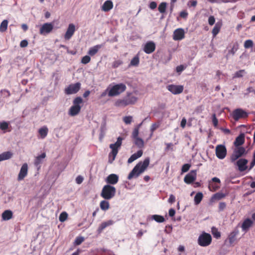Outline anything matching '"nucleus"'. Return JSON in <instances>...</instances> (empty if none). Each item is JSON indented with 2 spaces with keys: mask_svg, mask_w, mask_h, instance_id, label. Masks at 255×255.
<instances>
[{
  "mask_svg": "<svg viewBox=\"0 0 255 255\" xmlns=\"http://www.w3.org/2000/svg\"><path fill=\"white\" fill-rule=\"evenodd\" d=\"M150 162L149 157H147L143 161L139 162L129 173L128 179L131 180L133 178L138 177L143 173L148 167Z\"/></svg>",
  "mask_w": 255,
  "mask_h": 255,
  "instance_id": "f257e3e1",
  "label": "nucleus"
},
{
  "mask_svg": "<svg viewBox=\"0 0 255 255\" xmlns=\"http://www.w3.org/2000/svg\"><path fill=\"white\" fill-rule=\"evenodd\" d=\"M137 101V98L131 93L128 92L125 97L122 99H118L115 105L118 107H125L128 105H134Z\"/></svg>",
  "mask_w": 255,
  "mask_h": 255,
  "instance_id": "f03ea898",
  "label": "nucleus"
},
{
  "mask_svg": "<svg viewBox=\"0 0 255 255\" xmlns=\"http://www.w3.org/2000/svg\"><path fill=\"white\" fill-rule=\"evenodd\" d=\"M123 140V138L119 136L117 138V140L115 143L111 144L110 145V148L112 149V151L109 154V162L110 163H112L115 160V158L118 153L119 149L122 145Z\"/></svg>",
  "mask_w": 255,
  "mask_h": 255,
  "instance_id": "7ed1b4c3",
  "label": "nucleus"
},
{
  "mask_svg": "<svg viewBox=\"0 0 255 255\" xmlns=\"http://www.w3.org/2000/svg\"><path fill=\"white\" fill-rule=\"evenodd\" d=\"M127 89L126 85L124 83H119L112 86L110 89L107 88L108 96L109 97H115L121 95Z\"/></svg>",
  "mask_w": 255,
  "mask_h": 255,
  "instance_id": "20e7f679",
  "label": "nucleus"
},
{
  "mask_svg": "<svg viewBox=\"0 0 255 255\" xmlns=\"http://www.w3.org/2000/svg\"><path fill=\"white\" fill-rule=\"evenodd\" d=\"M116 189L112 185L107 184L102 188L101 196L105 200H110L116 195Z\"/></svg>",
  "mask_w": 255,
  "mask_h": 255,
  "instance_id": "39448f33",
  "label": "nucleus"
},
{
  "mask_svg": "<svg viewBox=\"0 0 255 255\" xmlns=\"http://www.w3.org/2000/svg\"><path fill=\"white\" fill-rule=\"evenodd\" d=\"M83 103V100L81 97H77L74 99L72 106L68 112V114L71 116H75L80 112L81 106L80 104Z\"/></svg>",
  "mask_w": 255,
  "mask_h": 255,
  "instance_id": "423d86ee",
  "label": "nucleus"
},
{
  "mask_svg": "<svg viewBox=\"0 0 255 255\" xmlns=\"http://www.w3.org/2000/svg\"><path fill=\"white\" fill-rule=\"evenodd\" d=\"M247 152L245 147L242 146H235L232 154L230 156V160L233 163L243 155L246 154Z\"/></svg>",
  "mask_w": 255,
  "mask_h": 255,
  "instance_id": "0eeeda50",
  "label": "nucleus"
},
{
  "mask_svg": "<svg viewBox=\"0 0 255 255\" xmlns=\"http://www.w3.org/2000/svg\"><path fill=\"white\" fill-rule=\"evenodd\" d=\"M212 240L210 234L203 232L198 237V244L201 247H207L211 244Z\"/></svg>",
  "mask_w": 255,
  "mask_h": 255,
  "instance_id": "6e6552de",
  "label": "nucleus"
},
{
  "mask_svg": "<svg viewBox=\"0 0 255 255\" xmlns=\"http://www.w3.org/2000/svg\"><path fill=\"white\" fill-rule=\"evenodd\" d=\"M81 85L79 82L70 84L65 89V93L67 95L76 94L80 90Z\"/></svg>",
  "mask_w": 255,
  "mask_h": 255,
  "instance_id": "1a4fd4ad",
  "label": "nucleus"
},
{
  "mask_svg": "<svg viewBox=\"0 0 255 255\" xmlns=\"http://www.w3.org/2000/svg\"><path fill=\"white\" fill-rule=\"evenodd\" d=\"M248 117V114L242 109L235 110L232 113V117L235 121L240 119H245Z\"/></svg>",
  "mask_w": 255,
  "mask_h": 255,
  "instance_id": "9d476101",
  "label": "nucleus"
},
{
  "mask_svg": "<svg viewBox=\"0 0 255 255\" xmlns=\"http://www.w3.org/2000/svg\"><path fill=\"white\" fill-rule=\"evenodd\" d=\"M167 89L174 95H178L183 92L184 87L182 85L170 84L167 86Z\"/></svg>",
  "mask_w": 255,
  "mask_h": 255,
  "instance_id": "9b49d317",
  "label": "nucleus"
},
{
  "mask_svg": "<svg viewBox=\"0 0 255 255\" xmlns=\"http://www.w3.org/2000/svg\"><path fill=\"white\" fill-rule=\"evenodd\" d=\"M227 154V149L225 146L223 145H218L216 147V155L217 157L221 159H224Z\"/></svg>",
  "mask_w": 255,
  "mask_h": 255,
  "instance_id": "f8f14e48",
  "label": "nucleus"
},
{
  "mask_svg": "<svg viewBox=\"0 0 255 255\" xmlns=\"http://www.w3.org/2000/svg\"><path fill=\"white\" fill-rule=\"evenodd\" d=\"M52 23H45L40 28L39 33L41 35H45L51 32L53 29Z\"/></svg>",
  "mask_w": 255,
  "mask_h": 255,
  "instance_id": "ddd939ff",
  "label": "nucleus"
},
{
  "mask_svg": "<svg viewBox=\"0 0 255 255\" xmlns=\"http://www.w3.org/2000/svg\"><path fill=\"white\" fill-rule=\"evenodd\" d=\"M196 170H192L184 177V181L188 184H191L196 180Z\"/></svg>",
  "mask_w": 255,
  "mask_h": 255,
  "instance_id": "4468645a",
  "label": "nucleus"
},
{
  "mask_svg": "<svg viewBox=\"0 0 255 255\" xmlns=\"http://www.w3.org/2000/svg\"><path fill=\"white\" fill-rule=\"evenodd\" d=\"M185 37V31L182 28L175 29L173 32V39L174 40H181Z\"/></svg>",
  "mask_w": 255,
  "mask_h": 255,
  "instance_id": "2eb2a0df",
  "label": "nucleus"
},
{
  "mask_svg": "<svg viewBox=\"0 0 255 255\" xmlns=\"http://www.w3.org/2000/svg\"><path fill=\"white\" fill-rule=\"evenodd\" d=\"M248 160L245 158H240L236 162V165L238 167V170L240 172H243L247 169V164Z\"/></svg>",
  "mask_w": 255,
  "mask_h": 255,
  "instance_id": "dca6fc26",
  "label": "nucleus"
},
{
  "mask_svg": "<svg viewBox=\"0 0 255 255\" xmlns=\"http://www.w3.org/2000/svg\"><path fill=\"white\" fill-rule=\"evenodd\" d=\"M155 44L153 41H148L145 43L143 48V51L146 54H150L155 49Z\"/></svg>",
  "mask_w": 255,
  "mask_h": 255,
  "instance_id": "f3484780",
  "label": "nucleus"
},
{
  "mask_svg": "<svg viewBox=\"0 0 255 255\" xmlns=\"http://www.w3.org/2000/svg\"><path fill=\"white\" fill-rule=\"evenodd\" d=\"M212 181L209 182V189L211 191L215 192L220 188L219 185H217L216 183L219 184L220 180L217 177H214L212 179Z\"/></svg>",
  "mask_w": 255,
  "mask_h": 255,
  "instance_id": "a211bd4d",
  "label": "nucleus"
},
{
  "mask_svg": "<svg viewBox=\"0 0 255 255\" xmlns=\"http://www.w3.org/2000/svg\"><path fill=\"white\" fill-rule=\"evenodd\" d=\"M119 176L115 174H111L105 179L106 182L109 185H115L118 182Z\"/></svg>",
  "mask_w": 255,
  "mask_h": 255,
  "instance_id": "6ab92c4d",
  "label": "nucleus"
},
{
  "mask_svg": "<svg viewBox=\"0 0 255 255\" xmlns=\"http://www.w3.org/2000/svg\"><path fill=\"white\" fill-rule=\"evenodd\" d=\"M75 30V26L74 24L73 23L69 24L65 34L64 38L66 40L70 39L74 34Z\"/></svg>",
  "mask_w": 255,
  "mask_h": 255,
  "instance_id": "aec40b11",
  "label": "nucleus"
},
{
  "mask_svg": "<svg viewBox=\"0 0 255 255\" xmlns=\"http://www.w3.org/2000/svg\"><path fill=\"white\" fill-rule=\"evenodd\" d=\"M28 172V165L27 163H24L20 170V172L18 175L17 180L21 181L23 180L24 177L27 175Z\"/></svg>",
  "mask_w": 255,
  "mask_h": 255,
  "instance_id": "412c9836",
  "label": "nucleus"
},
{
  "mask_svg": "<svg viewBox=\"0 0 255 255\" xmlns=\"http://www.w3.org/2000/svg\"><path fill=\"white\" fill-rule=\"evenodd\" d=\"M245 142V134L243 133H241L236 137L234 142L235 146H241Z\"/></svg>",
  "mask_w": 255,
  "mask_h": 255,
  "instance_id": "4be33fe9",
  "label": "nucleus"
},
{
  "mask_svg": "<svg viewBox=\"0 0 255 255\" xmlns=\"http://www.w3.org/2000/svg\"><path fill=\"white\" fill-rule=\"evenodd\" d=\"M113 7V3L111 0H106L102 6V10L105 12H107L112 9Z\"/></svg>",
  "mask_w": 255,
  "mask_h": 255,
  "instance_id": "5701e85b",
  "label": "nucleus"
},
{
  "mask_svg": "<svg viewBox=\"0 0 255 255\" xmlns=\"http://www.w3.org/2000/svg\"><path fill=\"white\" fill-rule=\"evenodd\" d=\"M143 154V151L142 150H139L137 151V152L132 154L130 157L128 159V163H131L137 158L140 157Z\"/></svg>",
  "mask_w": 255,
  "mask_h": 255,
  "instance_id": "b1692460",
  "label": "nucleus"
},
{
  "mask_svg": "<svg viewBox=\"0 0 255 255\" xmlns=\"http://www.w3.org/2000/svg\"><path fill=\"white\" fill-rule=\"evenodd\" d=\"M113 223H114V222L112 220H109V221L102 223L98 229V230H97L98 232L99 233H101L104 229H105L107 227L113 225Z\"/></svg>",
  "mask_w": 255,
  "mask_h": 255,
  "instance_id": "393cba45",
  "label": "nucleus"
},
{
  "mask_svg": "<svg viewBox=\"0 0 255 255\" xmlns=\"http://www.w3.org/2000/svg\"><path fill=\"white\" fill-rule=\"evenodd\" d=\"M222 26V22H217L215 24L213 29H212V31L213 36L214 37H216V36L219 33V32L220 31Z\"/></svg>",
  "mask_w": 255,
  "mask_h": 255,
  "instance_id": "a878e982",
  "label": "nucleus"
},
{
  "mask_svg": "<svg viewBox=\"0 0 255 255\" xmlns=\"http://www.w3.org/2000/svg\"><path fill=\"white\" fill-rule=\"evenodd\" d=\"M13 213L10 210H7L4 211L1 215V217L3 220L7 221L12 218Z\"/></svg>",
  "mask_w": 255,
  "mask_h": 255,
  "instance_id": "bb28decb",
  "label": "nucleus"
},
{
  "mask_svg": "<svg viewBox=\"0 0 255 255\" xmlns=\"http://www.w3.org/2000/svg\"><path fill=\"white\" fill-rule=\"evenodd\" d=\"M253 224V221L250 219H246L243 223L242 228L243 231H247Z\"/></svg>",
  "mask_w": 255,
  "mask_h": 255,
  "instance_id": "cd10ccee",
  "label": "nucleus"
},
{
  "mask_svg": "<svg viewBox=\"0 0 255 255\" xmlns=\"http://www.w3.org/2000/svg\"><path fill=\"white\" fill-rule=\"evenodd\" d=\"M101 47V45H96L90 48L88 52V53L91 56H94Z\"/></svg>",
  "mask_w": 255,
  "mask_h": 255,
  "instance_id": "c85d7f7f",
  "label": "nucleus"
},
{
  "mask_svg": "<svg viewBox=\"0 0 255 255\" xmlns=\"http://www.w3.org/2000/svg\"><path fill=\"white\" fill-rule=\"evenodd\" d=\"M12 156V153L10 151H6L0 154V161L7 160L11 158Z\"/></svg>",
  "mask_w": 255,
  "mask_h": 255,
  "instance_id": "c756f323",
  "label": "nucleus"
},
{
  "mask_svg": "<svg viewBox=\"0 0 255 255\" xmlns=\"http://www.w3.org/2000/svg\"><path fill=\"white\" fill-rule=\"evenodd\" d=\"M239 231L235 230L230 233L228 237L229 241L230 244H232L236 240V236L238 234Z\"/></svg>",
  "mask_w": 255,
  "mask_h": 255,
  "instance_id": "7c9ffc66",
  "label": "nucleus"
},
{
  "mask_svg": "<svg viewBox=\"0 0 255 255\" xmlns=\"http://www.w3.org/2000/svg\"><path fill=\"white\" fill-rule=\"evenodd\" d=\"M48 132V129L45 126L43 127L38 130V133L41 138H44L47 136Z\"/></svg>",
  "mask_w": 255,
  "mask_h": 255,
  "instance_id": "2f4dec72",
  "label": "nucleus"
},
{
  "mask_svg": "<svg viewBox=\"0 0 255 255\" xmlns=\"http://www.w3.org/2000/svg\"><path fill=\"white\" fill-rule=\"evenodd\" d=\"M46 157L45 153L43 152L40 155L37 156L34 160V165L36 166L39 165L42 162V159Z\"/></svg>",
  "mask_w": 255,
  "mask_h": 255,
  "instance_id": "473e14b6",
  "label": "nucleus"
},
{
  "mask_svg": "<svg viewBox=\"0 0 255 255\" xmlns=\"http://www.w3.org/2000/svg\"><path fill=\"white\" fill-rule=\"evenodd\" d=\"M100 206L102 210L106 211L110 208V203L106 200H102L100 203Z\"/></svg>",
  "mask_w": 255,
  "mask_h": 255,
  "instance_id": "72a5a7b5",
  "label": "nucleus"
},
{
  "mask_svg": "<svg viewBox=\"0 0 255 255\" xmlns=\"http://www.w3.org/2000/svg\"><path fill=\"white\" fill-rule=\"evenodd\" d=\"M134 143L139 148H142L144 146V141L139 137L134 139Z\"/></svg>",
  "mask_w": 255,
  "mask_h": 255,
  "instance_id": "f704fd0d",
  "label": "nucleus"
},
{
  "mask_svg": "<svg viewBox=\"0 0 255 255\" xmlns=\"http://www.w3.org/2000/svg\"><path fill=\"white\" fill-rule=\"evenodd\" d=\"M203 195L201 192L197 193L194 197V202L196 205H198L202 201Z\"/></svg>",
  "mask_w": 255,
  "mask_h": 255,
  "instance_id": "c9c22d12",
  "label": "nucleus"
},
{
  "mask_svg": "<svg viewBox=\"0 0 255 255\" xmlns=\"http://www.w3.org/2000/svg\"><path fill=\"white\" fill-rule=\"evenodd\" d=\"M225 197V195L222 193H217L215 194L211 198V200L213 201L215 200H219Z\"/></svg>",
  "mask_w": 255,
  "mask_h": 255,
  "instance_id": "e433bc0d",
  "label": "nucleus"
},
{
  "mask_svg": "<svg viewBox=\"0 0 255 255\" xmlns=\"http://www.w3.org/2000/svg\"><path fill=\"white\" fill-rule=\"evenodd\" d=\"M8 21L6 19L3 20L0 25V31L1 32H4L7 28Z\"/></svg>",
  "mask_w": 255,
  "mask_h": 255,
  "instance_id": "4c0bfd02",
  "label": "nucleus"
},
{
  "mask_svg": "<svg viewBox=\"0 0 255 255\" xmlns=\"http://www.w3.org/2000/svg\"><path fill=\"white\" fill-rule=\"evenodd\" d=\"M238 49H239V44H238V43L236 42L233 44V46L232 49L229 51L228 54H231L234 55L235 54V53L236 52V51L238 50Z\"/></svg>",
  "mask_w": 255,
  "mask_h": 255,
  "instance_id": "58836bf2",
  "label": "nucleus"
},
{
  "mask_svg": "<svg viewBox=\"0 0 255 255\" xmlns=\"http://www.w3.org/2000/svg\"><path fill=\"white\" fill-rule=\"evenodd\" d=\"M152 219L158 223H162L165 221L163 216L158 215H153Z\"/></svg>",
  "mask_w": 255,
  "mask_h": 255,
  "instance_id": "ea45409f",
  "label": "nucleus"
},
{
  "mask_svg": "<svg viewBox=\"0 0 255 255\" xmlns=\"http://www.w3.org/2000/svg\"><path fill=\"white\" fill-rule=\"evenodd\" d=\"M212 233L213 236L216 239H219L221 237L220 232H219L218 229L215 227L212 228Z\"/></svg>",
  "mask_w": 255,
  "mask_h": 255,
  "instance_id": "a19ab883",
  "label": "nucleus"
},
{
  "mask_svg": "<svg viewBox=\"0 0 255 255\" xmlns=\"http://www.w3.org/2000/svg\"><path fill=\"white\" fill-rule=\"evenodd\" d=\"M166 8V3L163 2H161L158 6V10L160 13H163L165 12Z\"/></svg>",
  "mask_w": 255,
  "mask_h": 255,
  "instance_id": "79ce46f5",
  "label": "nucleus"
},
{
  "mask_svg": "<svg viewBox=\"0 0 255 255\" xmlns=\"http://www.w3.org/2000/svg\"><path fill=\"white\" fill-rule=\"evenodd\" d=\"M139 62V60L138 57L135 56L131 59L130 63V65L133 66H136L138 65Z\"/></svg>",
  "mask_w": 255,
  "mask_h": 255,
  "instance_id": "37998d69",
  "label": "nucleus"
},
{
  "mask_svg": "<svg viewBox=\"0 0 255 255\" xmlns=\"http://www.w3.org/2000/svg\"><path fill=\"white\" fill-rule=\"evenodd\" d=\"M67 218L68 214L65 212H63L60 214L59 220L60 222H63L67 220Z\"/></svg>",
  "mask_w": 255,
  "mask_h": 255,
  "instance_id": "c03bdc74",
  "label": "nucleus"
},
{
  "mask_svg": "<svg viewBox=\"0 0 255 255\" xmlns=\"http://www.w3.org/2000/svg\"><path fill=\"white\" fill-rule=\"evenodd\" d=\"M9 124L7 122H2L0 123V129L5 132V130L8 128Z\"/></svg>",
  "mask_w": 255,
  "mask_h": 255,
  "instance_id": "a18cd8bd",
  "label": "nucleus"
},
{
  "mask_svg": "<svg viewBox=\"0 0 255 255\" xmlns=\"http://www.w3.org/2000/svg\"><path fill=\"white\" fill-rule=\"evenodd\" d=\"M244 73H245V70H240L239 71H238L234 74L233 78H241L243 76V74Z\"/></svg>",
  "mask_w": 255,
  "mask_h": 255,
  "instance_id": "49530a36",
  "label": "nucleus"
},
{
  "mask_svg": "<svg viewBox=\"0 0 255 255\" xmlns=\"http://www.w3.org/2000/svg\"><path fill=\"white\" fill-rule=\"evenodd\" d=\"M253 41L252 40H247L244 43V47L245 48H250L253 47Z\"/></svg>",
  "mask_w": 255,
  "mask_h": 255,
  "instance_id": "de8ad7c7",
  "label": "nucleus"
},
{
  "mask_svg": "<svg viewBox=\"0 0 255 255\" xmlns=\"http://www.w3.org/2000/svg\"><path fill=\"white\" fill-rule=\"evenodd\" d=\"M84 241V238L83 237H78L76 238L74 245L76 246H78L81 244Z\"/></svg>",
  "mask_w": 255,
  "mask_h": 255,
  "instance_id": "09e8293b",
  "label": "nucleus"
},
{
  "mask_svg": "<svg viewBox=\"0 0 255 255\" xmlns=\"http://www.w3.org/2000/svg\"><path fill=\"white\" fill-rule=\"evenodd\" d=\"M160 126L159 123L152 124L150 128L151 136L152 135L154 131L158 128Z\"/></svg>",
  "mask_w": 255,
  "mask_h": 255,
  "instance_id": "8fccbe9b",
  "label": "nucleus"
},
{
  "mask_svg": "<svg viewBox=\"0 0 255 255\" xmlns=\"http://www.w3.org/2000/svg\"><path fill=\"white\" fill-rule=\"evenodd\" d=\"M142 123H141L137 128H135L134 129V130H133L132 131V138L134 139L136 138H137L138 137V133H139V131H138V128L139 127V126L141 125Z\"/></svg>",
  "mask_w": 255,
  "mask_h": 255,
  "instance_id": "3c124183",
  "label": "nucleus"
},
{
  "mask_svg": "<svg viewBox=\"0 0 255 255\" xmlns=\"http://www.w3.org/2000/svg\"><path fill=\"white\" fill-rule=\"evenodd\" d=\"M91 61V58L89 55H86L82 57L81 63L84 64H87Z\"/></svg>",
  "mask_w": 255,
  "mask_h": 255,
  "instance_id": "603ef678",
  "label": "nucleus"
},
{
  "mask_svg": "<svg viewBox=\"0 0 255 255\" xmlns=\"http://www.w3.org/2000/svg\"><path fill=\"white\" fill-rule=\"evenodd\" d=\"M191 167V165L188 163L184 164L181 168L182 172L184 173L188 171Z\"/></svg>",
  "mask_w": 255,
  "mask_h": 255,
  "instance_id": "864d4df0",
  "label": "nucleus"
},
{
  "mask_svg": "<svg viewBox=\"0 0 255 255\" xmlns=\"http://www.w3.org/2000/svg\"><path fill=\"white\" fill-rule=\"evenodd\" d=\"M132 117L131 116H126L123 119V121L126 124H130L132 121Z\"/></svg>",
  "mask_w": 255,
  "mask_h": 255,
  "instance_id": "5fc2aeb1",
  "label": "nucleus"
},
{
  "mask_svg": "<svg viewBox=\"0 0 255 255\" xmlns=\"http://www.w3.org/2000/svg\"><path fill=\"white\" fill-rule=\"evenodd\" d=\"M212 119L213 124L214 126L216 128L218 124V120L216 118V116L215 114H214L212 115Z\"/></svg>",
  "mask_w": 255,
  "mask_h": 255,
  "instance_id": "6e6d98bb",
  "label": "nucleus"
},
{
  "mask_svg": "<svg viewBox=\"0 0 255 255\" xmlns=\"http://www.w3.org/2000/svg\"><path fill=\"white\" fill-rule=\"evenodd\" d=\"M122 64H123V62L120 60H118L115 61L113 63L112 66L113 68H116L118 67L120 65H122Z\"/></svg>",
  "mask_w": 255,
  "mask_h": 255,
  "instance_id": "4d7b16f0",
  "label": "nucleus"
},
{
  "mask_svg": "<svg viewBox=\"0 0 255 255\" xmlns=\"http://www.w3.org/2000/svg\"><path fill=\"white\" fill-rule=\"evenodd\" d=\"M226 207V204L225 202H220L219 204V211L220 212L223 211Z\"/></svg>",
  "mask_w": 255,
  "mask_h": 255,
  "instance_id": "13d9d810",
  "label": "nucleus"
},
{
  "mask_svg": "<svg viewBox=\"0 0 255 255\" xmlns=\"http://www.w3.org/2000/svg\"><path fill=\"white\" fill-rule=\"evenodd\" d=\"M215 22V18L214 16L211 15L208 18V23L210 25H213Z\"/></svg>",
  "mask_w": 255,
  "mask_h": 255,
  "instance_id": "bf43d9fd",
  "label": "nucleus"
},
{
  "mask_svg": "<svg viewBox=\"0 0 255 255\" xmlns=\"http://www.w3.org/2000/svg\"><path fill=\"white\" fill-rule=\"evenodd\" d=\"M197 1L195 0H191L188 2L187 5L190 7H195L197 5Z\"/></svg>",
  "mask_w": 255,
  "mask_h": 255,
  "instance_id": "052dcab7",
  "label": "nucleus"
},
{
  "mask_svg": "<svg viewBox=\"0 0 255 255\" xmlns=\"http://www.w3.org/2000/svg\"><path fill=\"white\" fill-rule=\"evenodd\" d=\"M83 180V177L81 175H79L76 178V182L77 184H80L82 183Z\"/></svg>",
  "mask_w": 255,
  "mask_h": 255,
  "instance_id": "680f3d73",
  "label": "nucleus"
},
{
  "mask_svg": "<svg viewBox=\"0 0 255 255\" xmlns=\"http://www.w3.org/2000/svg\"><path fill=\"white\" fill-rule=\"evenodd\" d=\"M28 45V41L26 40H23L20 43L21 47H25Z\"/></svg>",
  "mask_w": 255,
  "mask_h": 255,
  "instance_id": "e2e57ef3",
  "label": "nucleus"
},
{
  "mask_svg": "<svg viewBox=\"0 0 255 255\" xmlns=\"http://www.w3.org/2000/svg\"><path fill=\"white\" fill-rule=\"evenodd\" d=\"M175 196L171 194L168 199V202L172 204V203H173L174 202H175Z\"/></svg>",
  "mask_w": 255,
  "mask_h": 255,
  "instance_id": "0e129e2a",
  "label": "nucleus"
},
{
  "mask_svg": "<svg viewBox=\"0 0 255 255\" xmlns=\"http://www.w3.org/2000/svg\"><path fill=\"white\" fill-rule=\"evenodd\" d=\"M185 68L184 67L183 65H180L179 66H178L177 67H176V71L177 72H181L182 71H183L184 70Z\"/></svg>",
  "mask_w": 255,
  "mask_h": 255,
  "instance_id": "69168bd1",
  "label": "nucleus"
},
{
  "mask_svg": "<svg viewBox=\"0 0 255 255\" xmlns=\"http://www.w3.org/2000/svg\"><path fill=\"white\" fill-rule=\"evenodd\" d=\"M156 6H157V4L155 1H152L149 4V7L151 9H155L156 7Z\"/></svg>",
  "mask_w": 255,
  "mask_h": 255,
  "instance_id": "338daca9",
  "label": "nucleus"
},
{
  "mask_svg": "<svg viewBox=\"0 0 255 255\" xmlns=\"http://www.w3.org/2000/svg\"><path fill=\"white\" fill-rule=\"evenodd\" d=\"M186 124V120L185 118L182 119L180 126L182 128H184Z\"/></svg>",
  "mask_w": 255,
  "mask_h": 255,
  "instance_id": "774afa93",
  "label": "nucleus"
}]
</instances>
